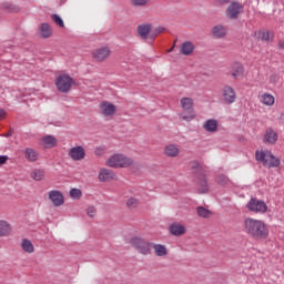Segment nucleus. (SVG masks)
Wrapping results in <instances>:
<instances>
[{"label":"nucleus","mask_w":284,"mask_h":284,"mask_svg":"<svg viewBox=\"0 0 284 284\" xmlns=\"http://www.w3.org/2000/svg\"><path fill=\"white\" fill-rule=\"evenodd\" d=\"M105 165H108V168L121 170L132 168V165H134V160L123 153H114L105 161Z\"/></svg>","instance_id":"obj_1"},{"label":"nucleus","mask_w":284,"mask_h":284,"mask_svg":"<svg viewBox=\"0 0 284 284\" xmlns=\"http://www.w3.org/2000/svg\"><path fill=\"white\" fill-rule=\"evenodd\" d=\"M250 233L254 239H267L270 236L267 225L261 220L250 219Z\"/></svg>","instance_id":"obj_2"},{"label":"nucleus","mask_w":284,"mask_h":284,"mask_svg":"<svg viewBox=\"0 0 284 284\" xmlns=\"http://www.w3.org/2000/svg\"><path fill=\"white\" fill-rule=\"evenodd\" d=\"M180 106L183 112L180 114L182 121H194L196 114L194 113V99L192 98H182L180 100Z\"/></svg>","instance_id":"obj_3"},{"label":"nucleus","mask_w":284,"mask_h":284,"mask_svg":"<svg viewBox=\"0 0 284 284\" xmlns=\"http://www.w3.org/2000/svg\"><path fill=\"white\" fill-rule=\"evenodd\" d=\"M255 159L260 163H263L264 168H278L281 160L272 154V151H256Z\"/></svg>","instance_id":"obj_4"},{"label":"nucleus","mask_w":284,"mask_h":284,"mask_svg":"<svg viewBox=\"0 0 284 284\" xmlns=\"http://www.w3.org/2000/svg\"><path fill=\"white\" fill-rule=\"evenodd\" d=\"M55 88L58 92H61L62 94H68L72 90V85H74V78L70 77V74H59L55 80Z\"/></svg>","instance_id":"obj_5"},{"label":"nucleus","mask_w":284,"mask_h":284,"mask_svg":"<svg viewBox=\"0 0 284 284\" xmlns=\"http://www.w3.org/2000/svg\"><path fill=\"white\" fill-rule=\"evenodd\" d=\"M130 244L139 252V254H143V256L152 254V247L154 245V243L148 242L139 236L131 237Z\"/></svg>","instance_id":"obj_6"},{"label":"nucleus","mask_w":284,"mask_h":284,"mask_svg":"<svg viewBox=\"0 0 284 284\" xmlns=\"http://www.w3.org/2000/svg\"><path fill=\"white\" fill-rule=\"evenodd\" d=\"M116 110L118 109L114 103L110 101L104 100L99 103V114H101L103 119H114L116 115Z\"/></svg>","instance_id":"obj_7"},{"label":"nucleus","mask_w":284,"mask_h":284,"mask_svg":"<svg viewBox=\"0 0 284 284\" xmlns=\"http://www.w3.org/2000/svg\"><path fill=\"white\" fill-rule=\"evenodd\" d=\"M112 54V50L110 47L104 45L97 48L95 50L92 51V59L97 63H103L110 59V55Z\"/></svg>","instance_id":"obj_8"},{"label":"nucleus","mask_w":284,"mask_h":284,"mask_svg":"<svg viewBox=\"0 0 284 284\" xmlns=\"http://www.w3.org/2000/svg\"><path fill=\"white\" fill-rule=\"evenodd\" d=\"M196 174L199 194H207V192L210 191V186L207 185V179H205V171H203V168H201V165H197Z\"/></svg>","instance_id":"obj_9"},{"label":"nucleus","mask_w":284,"mask_h":284,"mask_svg":"<svg viewBox=\"0 0 284 284\" xmlns=\"http://www.w3.org/2000/svg\"><path fill=\"white\" fill-rule=\"evenodd\" d=\"M250 212H253L254 214H265L267 212V204L263 200L251 197Z\"/></svg>","instance_id":"obj_10"},{"label":"nucleus","mask_w":284,"mask_h":284,"mask_svg":"<svg viewBox=\"0 0 284 284\" xmlns=\"http://www.w3.org/2000/svg\"><path fill=\"white\" fill-rule=\"evenodd\" d=\"M222 98L224 103L232 105L236 101V91L230 85H224L222 89Z\"/></svg>","instance_id":"obj_11"},{"label":"nucleus","mask_w":284,"mask_h":284,"mask_svg":"<svg viewBox=\"0 0 284 284\" xmlns=\"http://www.w3.org/2000/svg\"><path fill=\"white\" fill-rule=\"evenodd\" d=\"M71 161H83L85 159V149L82 145L72 146L68 152Z\"/></svg>","instance_id":"obj_12"},{"label":"nucleus","mask_w":284,"mask_h":284,"mask_svg":"<svg viewBox=\"0 0 284 284\" xmlns=\"http://www.w3.org/2000/svg\"><path fill=\"white\" fill-rule=\"evenodd\" d=\"M163 154L168 159H176L181 154V148L179 144L170 143L163 148Z\"/></svg>","instance_id":"obj_13"},{"label":"nucleus","mask_w":284,"mask_h":284,"mask_svg":"<svg viewBox=\"0 0 284 284\" xmlns=\"http://www.w3.org/2000/svg\"><path fill=\"white\" fill-rule=\"evenodd\" d=\"M48 196L54 207H61V205L65 203V199L63 197V193H61V191H50Z\"/></svg>","instance_id":"obj_14"},{"label":"nucleus","mask_w":284,"mask_h":284,"mask_svg":"<svg viewBox=\"0 0 284 284\" xmlns=\"http://www.w3.org/2000/svg\"><path fill=\"white\" fill-rule=\"evenodd\" d=\"M230 74L232 79H243L245 77V67L241 62H233L231 64Z\"/></svg>","instance_id":"obj_15"},{"label":"nucleus","mask_w":284,"mask_h":284,"mask_svg":"<svg viewBox=\"0 0 284 284\" xmlns=\"http://www.w3.org/2000/svg\"><path fill=\"white\" fill-rule=\"evenodd\" d=\"M241 12H243V4L239 2H232L226 9V14L230 19H237Z\"/></svg>","instance_id":"obj_16"},{"label":"nucleus","mask_w":284,"mask_h":284,"mask_svg":"<svg viewBox=\"0 0 284 284\" xmlns=\"http://www.w3.org/2000/svg\"><path fill=\"white\" fill-rule=\"evenodd\" d=\"M98 179L99 181H101V183H108L109 181H116V173H114V171L109 169H100Z\"/></svg>","instance_id":"obj_17"},{"label":"nucleus","mask_w":284,"mask_h":284,"mask_svg":"<svg viewBox=\"0 0 284 284\" xmlns=\"http://www.w3.org/2000/svg\"><path fill=\"white\" fill-rule=\"evenodd\" d=\"M211 37L213 39H225L227 37V27L222 24H216L211 30Z\"/></svg>","instance_id":"obj_18"},{"label":"nucleus","mask_w":284,"mask_h":284,"mask_svg":"<svg viewBox=\"0 0 284 284\" xmlns=\"http://www.w3.org/2000/svg\"><path fill=\"white\" fill-rule=\"evenodd\" d=\"M195 49H196V47L194 45V42L184 41L180 45V54H182L183 57H190L194 52Z\"/></svg>","instance_id":"obj_19"},{"label":"nucleus","mask_w":284,"mask_h":284,"mask_svg":"<svg viewBox=\"0 0 284 284\" xmlns=\"http://www.w3.org/2000/svg\"><path fill=\"white\" fill-rule=\"evenodd\" d=\"M41 145L45 149V150H50L52 148H57L59 140H57L54 138V135H45L43 136L41 140Z\"/></svg>","instance_id":"obj_20"},{"label":"nucleus","mask_w":284,"mask_h":284,"mask_svg":"<svg viewBox=\"0 0 284 284\" xmlns=\"http://www.w3.org/2000/svg\"><path fill=\"white\" fill-rule=\"evenodd\" d=\"M278 141V133L274 132L272 128H267L264 134V143L274 145Z\"/></svg>","instance_id":"obj_21"},{"label":"nucleus","mask_w":284,"mask_h":284,"mask_svg":"<svg viewBox=\"0 0 284 284\" xmlns=\"http://www.w3.org/2000/svg\"><path fill=\"white\" fill-rule=\"evenodd\" d=\"M136 32L140 38L145 40V39H148V37H150V32H152V24L143 23V24L138 26Z\"/></svg>","instance_id":"obj_22"},{"label":"nucleus","mask_w":284,"mask_h":284,"mask_svg":"<svg viewBox=\"0 0 284 284\" xmlns=\"http://www.w3.org/2000/svg\"><path fill=\"white\" fill-rule=\"evenodd\" d=\"M169 230L173 236H183L186 232L185 225L176 222L171 224Z\"/></svg>","instance_id":"obj_23"},{"label":"nucleus","mask_w":284,"mask_h":284,"mask_svg":"<svg viewBox=\"0 0 284 284\" xmlns=\"http://www.w3.org/2000/svg\"><path fill=\"white\" fill-rule=\"evenodd\" d=\"M39 30L42 39H50V37H52V27H50L48 23H41Z\"/></svg>","instance_id":"obj_24"},{"label":"nucleus","mask_w":284,"mask_h":284,"mask_svg":"<svg viewBox=\"0 0 284 284\" xmlns=\"http://www.w3.org/2000/svg\"><path fill=\"white\" fill-rule=\"evenodd\" d=\"M12 226L7 221L0 220V239L3 236H10Z\"/></svg>","instance_id":"obj_25"},{"label":"nucleus","mask_w":284,"mask_h":284,"mask_svg":"<svg viewBox=\"0 0 284 284\" xmlns=\"http://www.w3.org/2000/svg\"><path fill=\"white\" fill-rule=\"evenodd\" d=\"M24 156L28 159L31 163H34L36 161H39V152L32 148H27L24 150Z\"/></svg>","instance_id":"obj_26"},{"label":"nucleus","mask_w":284,"mask_h":284,"mask_svg":"<svg viewBox=\"0 0 284 284\" xmlns=\"http://www.w3.org/2000/svg\"><path fill=\"white\" fill-rule=\"evenodd\" d=\"M203 129L206 132H216L219 130V121L211 119L204 122Z\"/></svg>","instance_id":"obj_27"},{"label":"nucleus","mask_w":284,"mask_h":284,"mask_svg":"<svg viewBox=\"0 0 284 284\" xmlns=\"http://www.w3.org/2000/svg\"><path fill=\"white\" fill-rule=\"evenodd\" d=\"M152 250L155 256H160V257L168 256V246L163 244H153Z\"/></svg>","instance_id":"obj_28"},{"label":"nucleus","mask_w":284,"mask_h":284,"mask_svg":"<svg viewBox=\"0 0 284 284\" xmlns=\"http://www.w3.org/2000/svg\"><path fill=\"white\" fill-rule=\"evenodd\" d=\"M256 37L257 39H261V41H267L268 43H272V41H274L273 31H258Z\"/></svg>","instance_id":"obj_29"},{"label":"nucleus","mask_w":284,"mask_h":284,"mask_svg":"<svg viewBox=\"0 0 284 284\" xmlns=\"http://www.w3.org/2000/svg\"><path fill=\"white\" fill-rule=\"evenodd\" d=\"M21 248L23 250V252H26L27 254H33L34 252V244H32V242H30V240H22L21 242Z\"/></svg>","instance_id":"obj_30"},{"label":"nucleus","mask_w":284,"mask_h":284,"mask_svg":"<svg viewBox=\"0 0 284 284\" xmlns=\"http://www.w3.org/2000/svg\"><path fill=\"white\" fill-rule=\"evenodd\" d=\"M30 176L33 179V181H43V179H45V171L41 169H34Z\"/></svg>","instance_id":"obj_31"},{"label":"nucleus","mask_w":284,"mask_h":284,"mask_svg":"<svg viewBox=\"0 0 284 284\" xmlns=\"http://www.w3.org/2000/svg\"><path fill=\"white\" fill-rule=\"evenodd\" d=\"M69 194L73 201H79V199L83 196V192L81 191V189H71Z\"/></svg>","instance_id":"obj_32"},{"label":"nucleus","mask_w":284,"mask_h":284,"mask_svg":"<svg viewBox=\"0 0 284 284\" xmlns=\"http://www.w3.org/2000/svg\"><path fill=\"white\" fill-rule=\"evenodd\" d=\"M197 215L202 219H210L212 216V212L203 206L197 207Z\"/></svg>","instance_id":"obj_33"},{"label":"nucleus","mask_w":284,"mask_h":284,"mask_svg":"<svg viewBox=\"0 0 284 284\" xmlns=\"http://www.w3.org/2000/svg\"><path fill=\"white\" fill-rule=\"evenodd\" d=\"M262 103H264V105H272L274 103L273 95L270 93H264L262 95Z\"/></svg>","instance_id":"obj_34"},{"label":"nucleus","mask_w":284,"mask_h":284,"mask_svg":"<svg viewBox=\"0 0 284 284\" xmlns=\"http://www.w3.org/2000/svg\"><path fill=\"white\" fill-rule=\"evenodd\" d=\"M51 19L55 26H59V28H65V23L63 22V19L59 17V14H52Z\"/></svg>","instance_id":"obj_35"},{"label":"nucleus","mask_w":284,"mask_h":284,"mask_svg":"<svg viewBox=\"0 0 284 284\" xmlns=\"http://www.w3.org/2000/svg\"><path fill=\"white\" fill-rule=\"evenodd\" d=\"M132 6L135 8L148 6L150 3V0H131Z\"/></svg>","instance_id":"obj_36"},{"label":"nucleus","mask_w":284,"mask_h":284,"mask_svg":"<svg viewBox=\"0 0 284 284\" xmlns=\"http://www.w3.org/2000/svg\"><path fill=\"white\" fill-rule=\"evenodd\" d=\"M87 214L90 219H94L97 216V207L91 205L87 207Z\"/></svg>","instance_id":"obj_37"},{"label":"nucleus","mask_w":284,"mask_h":284,"mask_svg":"<svg viewBox=\"0 0 284 284\" xmlns=\"http://www.w3.org/2000/svg\"><path fill=\"white\" fill-rule=\"evenodd\" d=\"M216 182L219 183V185H227L230 180L225 175H220L217 176Z\"/></svg>","instance_id":"obj_38"},{"label":"nucleus","mask_w":284,"mask_h":284,"mask_svg":"<svg viewBox=\"0 0 284 284\" xmlns=\"http://www.w3.org/2000/svg\"><path fill=\"white\" fill-rule=\"evenodd\" d=\"M126 205L128 207H136V205H139V200H136V197H130L126 201Z\"/></svg>","instance_id":"obj_39"},{"label":"nucleus","mask_w":284,"mask_h":284,"mask_svg":"<svg viewBox=\"0 0 284 284\" xmlns=\"http://www.w3.org/2000/svg\"><path fill=\"white\" fill-rule=\"evenodd\" d=\"M161 32H165V28L159 27L158 29H155L154 33L152 34V39H156V37L161 34Z\"/></svg>","instance_id":"obj_40"},{"label":"nucleus","mask_w":284,"mask_h":284,"mask_svg":"<svg viewBox=\"0 0 284 284\" xmlns=\"http://www.w3.org/2000/svg\"><path fill=\"white\" fill-rule=\"evenodd\" d=\"M213 3L215 6H226V3H230V0H213Z\"/></svg>","instance_id":"obj_41"},{"label":"nucleus","mask_w":284,"mask_h":284,"mask_svg":"<svg viewBox=\"0 0 284 284\" xmlns=\"http://www.w3.org/2000/svg\"><path fill=\"white\" fill-rule=\"evenodd\" d=\"M7 9H8V12H19V7L17 6L9 4Z\"/></svg>","instance_id":"obj_42"},{"label":"nucleus","mask_w":284,"mask_h":284,"mask_svg":"<svg viewBox=\"0 0 284 284\" xmlns=\"http://www.w3.org/2000/svg\"><path fill=\"white\" fill-rule=\"evenodd\" d=\"M8 163V155H0V165H6Z\"/></svg>","instance_id":"obj_43"},{"label":"nucleus","mask_w":284,"mask_h":284,"mask_svg":"<svg viewBox=\"0 0 284 284\" xmlns=\"http://www.w3.org/2000/svg\"><path fill=\"white\" fill-rule=\"evenodd\" d=\"M6 116H7L6 110L0 109V121H3V119H6Z\"/></svg>","instance_id":"obj_44"},{"label":"nucleus","mask_w":284,"mask_h":284,"mask_svg":"<svg viewBox=\"0 0 284 284\" xmlns=\"http://www.w3.org/2000/svg\"><path fill=\"white\" fill-rule=\"evenodd\" d=\"M280 123H282V125H284V113H282V114L280 115Z\"/></svg>","instance_id":"obj_45"},{"label":"nucleus","mask_w":284,"mask_h":284,"mask_svg":"<svg viewBox=\"0 0 284 284\" xmlns=\"http://www.w3.org/2000/svg\"><path fill=\"white\" fill-rule=\"evenodd\" d=\"M4 136L7 138L12 136V131H9Z\"/></svg>","instance_id":"obj_46"},{"label":"nucleus","mask_w":284,"mask_h":284,"mask_svg":"<svg viewBox=\"0 0 284 284\" xmlns=\"http://www.w3.org/2000/svg\"><path fill=\"white\" fill-rule=\"evenodd\" d=\"M172 50H174V45L169 50V52H172Z\"/></svg>","instance_id":"obj_47"},{"label":"nucleus","mask_w":284,"mask_h":284,"mask_svg":"<svg viewBox=\"0 0 284 284\" xmlns=\"http://www.w3.org/2000/svg\"><path fill=\"white\" fill-rule=\"evenodd\" d=\"M245 225H246V227H247V220L245 221Z\"/></svg>","instance_id":"obj_48"},{"label":"nucleus","mask_w":284,"mask_h":284,"mask_svg":"<svg viewBox=\"0 0 284 284\" xmlns=\"http://www.w3.org/2000/svg\"><path fill=\"white\" fill-rule=\"evenodd\" d=\"M246 207H250V204H246Z\"/></svg>","instance_id":"obj_49"}]
</instances>
